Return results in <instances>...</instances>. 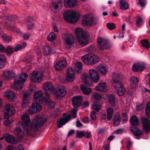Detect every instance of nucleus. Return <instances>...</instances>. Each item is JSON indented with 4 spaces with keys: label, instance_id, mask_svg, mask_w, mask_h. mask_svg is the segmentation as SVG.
Returning a JSON list of instances; mask_svg holds the SVG:
<instances>
[{
    "label": "nucleus",
    "instance_id": "nucleus-1",
    "mask_svg": "<svg viewBox=\"0 0 150 150\" xmlns=\"http://www.w3.org/2000/svg\"><path fill=\"white\" fill-rule=\"evenodd\" d=\"M22 120L24 122V126L31 131L38 130L39 127H42L47 122V119L42 117L36 116L34 119L32 124L30 125V117L27 114H24L21 117Z\"/></svg>",
    "mask_w": 150,
    "mask_h": 150
},
{
    "label": "nucleus",
    "instance_id": "nucleus-2",
    "mask_svg": "<svg viewBox=\"0 0 150 150\" xmlns=\"http://www.w3.org/2000/svg\"><path fill=\"white\" fill-rule=\"evenodd\" d=\"M75 34L79 44L83 47L88 44V35L87 33L81 28H77L75 30Z\"/></svg>",
    "mask_w": 150,
    "mask_h": 150
},
{
    "label": "nucleus",
    "instance_id": "nucleus-3",
    "mask_svg": "<svg viewBox=\"0 0 150 150\" xmlns=\"http://www.w3.org/2000/svg\"><path fill=\"white\" fill-rule=\"evenodd\" d=\"M63 15L64 19L67 21L71 23H76L80 17L79 13L72 11H66L63 13Z\"/></svg>",
    "mask_w": 150,
    "mask_h": 150
},
{
    "label": "nucleus",
    "instance_id": "nucleus-4",
    "mask_svg": "<svg viewBox=\"0 0 150 150\" xmlns=\"http://www.w3.org/2000/svg\"><path fill=\"white\" fill-rule=\"evenodd\" d=\"M81 59L84 63L89 65L95 64L99 61L98 57L92 53L86 54L82 56Z\"/></svg>",
    "mask_w": 150,
    "mask_h": 150
},
{
    "label": "nucleus",
    "instance_id": "nucleus-5",
    "mask_svg": "<svg viewBox=\"0 0 150 150\" xmlns=\"http://www.w3.org/2000/svg\"><path fill=\"white\" fill-rule=\"evenodd\" d=\"M28 78V75L25 73L21 74L18 79H14V82L15 85L13 87L16 90H21L24 86L23 83L25 82Z\"/></svg>",
    "mask_w": 150,
    "mask_h": 150
},
{
    "label": "nucleus",
    "instance_id": "nucleus-6",
    "mask_svg": "<svg viewBox=\"0 0 150 150\" xmlns=\"http://www.w3.org/2000/svg\"><path fill=\"white\" fill-rule=\"evenodd\" d=\"M24 125L22 122H18L16 124V126L14 132L15 134L19 137L23 136L25 132L28 133L31 131L28 128L24 126Z\"/></svg>",
    "mask_w": 150,
    "mask_h": 150
},
{
    "label": "nucleus",
    "instance_id": "nucleus-7",
    "mask_svg": "<svg viewBox=\"0 0 150 150\" xmlns=\"http://www.w3.org/2000/svg\"><path fill=\"white\" fill-rule=\"evenodd\" d=\"M97 47L100 51L105 49H108L110 47V45L108 41L106 39L101 38H99L97 41Z\"/></svg>",
    "mask_w": 150,
    "mask_h": 150
},
{
    "label": "nucleus",
    "instance_id": "nucleus-8",
    "mask_svg": "<svg viewBox=\"0 0 150 150\" xmlns=\"http://www.w3.org/2000/svg\"><path fill=\"white\" fill-rule=\"evenodd\" d=\"M114 81V86L116 90V93L120 96H123L125 93V90L122 84L120 82L115 80Z\"/></svg>",
    "mask_w": 150,
    "mask_h": 150
},
{
    "label": "nucleus",
    "instance_id": "nucleus-9",
    "mask_svg": "<svg viewBox=\"0 0 150 150\" xmlns=\"http://www.w3.org/2000/svg\"><path fill=\"white\" fill-rule=\"evenodd\" d=\"M97 23V21L95 20L88 15L84 16L81 21V24L84 26H90L92 24H95Z\"/></svg>",
    "mask_w": 150,
    "mask_h": 150
},
{
    "label": "nucleus",
    "instance_id": "nucleus-10",
    "mask_svg": "<svg viewBox=\"0 0 150 150\" xmlns=\"http://www.w3.org/2000/svg\"><path fill=\"white\" fill-rule=\"evenodd\" d=\"M42 108L40 105L36 103L33 102L28 111L30 114H35L40 112L42 110Z\"/></svg>",
    "mask_w": 150,
    "mask_h": 150
},
{
    "label": "nucleus",
    "instance_id": "nucleus-11",
    "mask_svg": "<svg viewBox=\"0 0 150 150\" xmlns=\"http://www.w3.org/2000/svg\"><path fill=\"white\" fill-rule=\"evenodd\" d=\"M143 131L146 134L150 133V120L145 117L141 118Z\"/></svg>",
    "mask_w": 150,
    "mask_h": 150
},
{
    "label": "nucleus",
    "instance_id": "nucleus-12",
    "mask_svg": "<svg viewBox=\"0 0 150 150\" xmlns=\"http://www.w3.org/2000/svg\"><path fill=\"white\" fill-rule=\"evenodd\" d=\"M42 74L39 71H33L31 77V81L35 83L40 82L41 81Z\"/></svg>",
    "mask_w": 150,
    "mask_h": 150
},
{
    "label": "nucleus",
    "instance_id": "nucleus-13",
    "mask_svg": "<svg viewBox=\"0 0 150 150\" xmlns=\"http://www.w3.org/2000/svg\"><path fill=\"white\" fill-rule=\"evenodd\" d=\"M43 88L45 91L46 96H49V92H52L54 89L52 83L49 81L46 82L43 84Z\"/></svg>",
    "mask_w": 150,
    "mask_h": 150
},
{
    "label": "nucleus",
    "instance_id": "nucleus-14",
    "mask_svg": "<svg viewBox=\"0 0 150 150\" xmlns=\"http://www.w3.org/2000/svg\"><path fill=\"white\" fill-rule=\"evenodd\" d=\"M42 92L39 91L35 92L33 95L34 100L41 103L44 101V98Z\"/></svg>",
    "mask_w": 150,
    "mask_h": 150
},
{
    "label": "nucleus",
    "instance_id": "nucleus-15",
    "mask_svg": "<svg viewBox=\"0 0 150 150\" xmlns=\"http://www.w3.org/2000/svg\"><path fill=\"white\" fill-rule=\"evenodd\" d=\"M30 94L27 92H25L23 95V100L21 105L22 107L24 108L26 107L30 103Z\"/></svg>",
    "mask_w": 150,
    "mask_h": 150
},
{
    "label": "nucleus",
    "instance_id": "nucleus-16",
    "mask_svg": "<svg viewBox=\"0 0 150 150\" xmlns=\"http://www.w3.org/2000/svg\"><path fill=\"white\" fill-rule=\"evenodd\" d=\"M67 65V63L66 60H61L56 63L54 68L56 70L59 71L64 69Z\"/></svg>",
    "mask_w": 150,
    "mask_h": 150
},
{
    "label": "nucleus",
    "instance_id": "nucleus-17",
    "mask_svg": "<svg viewBox=\"0 0 150 150\" xmlns=\"http://www.w3.org/2000/svg\"><path fill=\"white\" fill-rule=\"evenodd\" d=\"M89 72L92 80L96 83L98 82L99 80V76L97 71L93 69H91Z\"/></svg>",
    "mask_w": 150,
    "mask_h": 150
},
{
    "label": "nucleus",
    "instance_id": "nucleus-18",
    "mask_svg": "<svg viewBox=\"0 0 150 150\" xmlns=\"http://www.w3.org/2000/svg\"><path fill=\"white\" fill-rule=\"evenodd\" d=\"M82 102V98L81 96H74L72 100L73 106L75 108H77L81 105Z\"/></svg>",
    "mask_w": 150,
    "mask_h": 150
},
{
    "label": "nucleus",
    "instance_id": "nucleus-19",
    "mask_svg": "<svg viewBox=\"0 0 150 150\" xmlns=\"http://www.w3.org/2000/svg\"><path fill=\"white\" fill-rule=\"evenodd\" d=\"M75 79L74 70L71 68L69 67L67 70V80L69 82L73 81Z\"/></svg>",
    "mask_w": 150,
    "mask_h": 150
},
{
    "label": "nucleus",
    "instance_id": "nucleus-20",
    "mask_svg": "<svg viewBox=\"0 0 150 150\" xmlns=\"http://www.w3.org/2000/svg\"><path fill=\"white\" fill-rule=\"evenodd\" d=\"M71 118L70 115H68L65 117H61L58 120L57 126L58 128H60L62 127L63 125H65L68 122Z\"/></svg>",
    "mask_w": 150,
    "mask_h": 150
},
{
    "label": "nucleus",
    "instance_id": "nucleus-21",
    "mask_svg": "<svg viewBox=\"0 0 150 150\" xmlns=\"http://www.w3.org/2000/svg\"><path fill=\"white\" fill-rule=\"evenodd\" d=\"M146 68L145 64L143 63H137L133 66L132 70L134 71H140Z\"/></svg>",
    "mask_w": 150,
    "mask_h": 150
},
{
    "label": "nucleus",
    "instance_id": "nucleus-22",
    "mask_svg": "<svg viewBox=\"0 0 150 150\" xmlns=\"http://www.w3.org/2000/svg\"><path fill=\"white\" fill-rule=\"evenodd\" d=\"M66 93V91L65 88L62 86H58L56 88V95L58 97H62Z\"/></svg>",
    "mask_w": 150,
    "mask_h": 150
},
{
    "label": "nucleus",
    "instance_id": "nucleus-23",
    "mask_svg": "<svg viewBox=\"0 0 150 150\" xmlns=\"http://www.w3.org/2000/svg\"><path fill=\"white\" fill-rule=\"evenodd\" d=\"M2 77L5 79H12L14 76V74L11 70H5L3 71Z\"/></svg>",
    "mask_w": 150,
    "mask_h": 150
},
{
    "label": "nucleus",
    "instance_id": "nucleus-24",
    "mask_svg": "<svg viewBox=\"0 0 150 150\" xmlns=\"http://www.w3.org/2000/svg\"><path fill=\"white\" fill-rule=\"evenodd\" d=\"M77 4V0H64V4L66 8H73Z\"/></svg>",
    "mask_w": 150,
    "mask_h": 150
},
{
    "label": "nucleus",
    "instance_id": "nucleus-25",
    "mask_svg": "<svg viewBox=\"0 0 150 150\" xmlns=\"http://www.w3.org/2000/svg\"><path fill=\"white\" fill-rule=\"evenodd\" d=\"M4 136L6 140L8 143L13 144L17 143L16 140L12 135L8 134H6L4 135Z\"/></svg>",
    "mask_w": 150,
    "mask_h": 150
},
{
    "label": "nucleus",
    "instance_id": "nucleus-26",
    "mask_svg": "<svg viewBox=\"0 0 150 150\" xmlns=\"http://www.w3.org/2000/svg\"><path fill=\"white\" fill-rule=\"evenodd\" d=\"M65 41L67 45H71L74 43V38L73 35L69 34H66L64 35Z\"/></svg>",
    "mask_w": 150,
    "mask_h": 150
},
{
    "label": "nucleus",
    "instance_id": "nucleus-27",
    "mask_svg": "<svg viewBox=\"0 0 150 150\" xmlns=\"http://www.w3.org/2000/svg\"><path fill=\"white\" fill-rule=\"evenodd\" d=\"M62 5V2L60 0H52L51 4V8L54 9H60Z\"/></svg>",
    "mask_w": 150,
    "mask_h": 150
},
{
    "label": "nucleus",
    "instance_id": "nucleus-28",
    "mask_svg": "<svg viewBox=\"0 0 150 150\" xmlns=\"http://www.w3.org/2000/svg\"><path fill=\"white\" fill-rule=\"evenodd\" d=\"M130 85L132 89H134L137 87L139 80L136 77H133L130 80Z\"/></svg>",
    "mask_w": 150,
    "mask_h": 150
},
{
    "label": "nucleus",
    "instance_id": "nucleus-29",
    "mask_svg": "<svg viewBox=\"0 0 150 150\" xmlns=\"http://www.w3.org/2000/svg\"><path fill=\"white\" fill-rule=\"evenodd\" d=\"M5 108L6 112H8L11 115V116L15 114V110L13 106L9 104H6L5 105Z\"/></svg>",
    "mask_w": 150,
    "mask_h": 150
},
{
    "label": "nucleus",
    "instance_id": "nucleus-30",
    "mask_svg": "<svg viewBox=\"0 0 150 150\" xmlns=\"http://www.w3.org/2000/svg\"><path fill=\"white\" fill-rule=\"evenodd\" d=\"M55 49L49 46H46L44 47V53L45 55H47L55 52Z\"/></svg>",
    "mask_w": 150,
    "mask_h": 150
},
{
    "label": "nucleus",
    "instance_id": "nucleus-31",
    "mask_svg": "<svg viewBox=\"0 0 150 150\" xmlns=\"http://www.w3.org/2000/svg\"><path fill=\"white\" fill-rule=\"evenodd\" d=\"M130 131L136 136L141 135L142 134L141 131L138 127H132L130 129Z\"/></svg>",
    "mask_w": 150,
    "mask_h": 150
},
{
    "label": "nucleus",
    "instance_id": "nucleus-32",
    "mask_svg": "<svg viewBox=\"0 0 150 150\" xmlns=\"http://www.w3.org/2000/svg\"><path fill=\"white\" fill-rule=\"evenodd\" d=\"M107 85L105 83L99 84L95 87L96 89L98 91L106 92L107 91Z\"/></svg>",
    "mask_w": 150,
    "mask_h": 150
},
{
    "label": "nucleus",
    "instance_id": "nucleus-33",
    "mask_svg": "<svg viewBox=\"0 0 150 150\" xmlns=\"http://www.w3.org/2000/svg\"><path fill=\"white\" fill-rule=\"evenodd\" d=\"M80 88L83 93L87 95L89 94L92 91L91 88L88 87L84 85H81Z\"/></svg>",
    "mask_w": 150,
    "mask_h": 150
},
{
    "label": "nucleus",
    "instance_id": "nucleus-34",
    "mask_svg": "<svg viewBox=\"0 0 150 150\" xmlns=\"http://www.w3.org/2000/svg\"><path fill=\"white\" fill-rule=\"evenodd\" d=\"M121 119L120 116L119 114H117L115 115L113 117V126H118L120 123Z\"/></svg>",
    "mask_w": 150,
    "mask_h": 150
},
{
    "label": "nucleus",
    "instance_id": "nucleus-35",
    "mask_svg": "<svg viewBox=\"0 0 150 150\" xmlns=\"http://www.w3.org/2000/svg\"><path fill=\"white\" fill-rule=\"evenodd\" d=\"M119 5L120 8L122 10L127 9L129 8L128 4L124 0L120 1Z\"/></svg>",
    "mask_w": 150,
    "mask_h": 150
},
{
    "label": "nucleus",
    "instance_id": "nucleus-36",
    "mask_svg": "<svg viewBox=\"0 0 150 150\" xmlns=\"http://www.w3.org/2000/svg\"><path fill=\"white\" fill-rule=\"evenodd\" d=\"M107 98L109 103L112 106L115 105V98L114 95L109 94L107 96Z\"/></svg>",
    "mask_w": 150,
    "mask_h": 150
},
{
    "label": "nucleus",
    "instance_id": "nucleus-37",
    "mask_svg": "<svg viewBox=\"0 0 150 150\" xmlns=\"http://www.w3.org/2000/svg\"><path fill=\"white\" fill-rule=\"evenodd\" d=\"M75 69L78 73H80L82 69V64L81 62H76L75 64Z\"/></svg>",
    "mask_w": 150,
    "mask_h": 150
},
{
    "label": "nucleus",
    "instance_id": "nucleus-38",
    "mask_svg": "<svg viewBox=\"0 0 150 150\" xmlns=\"http://www.w3.org/2000/svg\"><path fill=\"white\" fill-rule=\"evenodd\" d=\"M130 122L132 125L136 126L139 123L138 118L135 115L132 116L130 119Z\"/></svg>",
    "mask_w": 150,
    "mask_h": 150
},
{
    "label": "nucleus",
    "instance_id": "nucleus-39",
    "mask_svg": "<svg viewBox=\"0 0 150 150\" xmlns=\"http://www.w3.org/2000/svg\"><path fill=\"white\" fill-rule=\"evenodd\" d=\"M107 117L108 120L111 119L113 115V110L111 108H108L107 110Z\"/></svg>",
    "mask_w": 150,
    "mask_h": 150
},
{
    "label": "nucleus",
    "instance_id": "nucleus-40",
    "mask_svg": "<svg viewBox=\"0 0 150 150\" xmlns=\"http://www.w3.org/2000/svg\"><path fill=\"white\" fill-rule=\"evenodd\" d=\"M6 57L3 54H0V69L3 68L5 65Z\"/></svg>",
    "mask_w": 150,
    "mask_h": 150
},
{
    "label": "nucleus",
    "instance_id": "nucleus-41",
    "mask_svg": "<svg viewBox=\"0 0 150 150\" xmlns=\"http://www.w3.org/2000/svg\"><path fill=\"white\" fill-rule=\"evenodd\" d=\"M92 107L94 111L98 112L100 108L101 105L99 102L98 101L94 103L92 105Z\"/></svg>",
    "mask_w": 150,
    "mask_h": 150
},
{
    "label": "nucleus",
    "instance_id": "nucleus-42",
    "mask_svg": "<svg viewBox=\"0 0 150 150\" xmlns=\"http://www.w3.org/2000/svg\"><path fill=\"white\" fill-rule=\"evenodd\" d=\"M89 79L88 76L86 74H84L82 78V80L83 82L87 85L91 86L92 84V83L91 81H89Z\"/></svg>",
    "mask_w": 150,
    "mask_h": 150
},
{
    "label": "nucleus",
    "instance_id": "nucleus-43",
    "mask_svg": "<svg viewBox=\"0 0 150 150\" xmlns=\"http://www.w3.org/2000/svg\"><path fill=\"white\" fill-rule=\"evenodd\" d=\"M46 98H45V101L49 107L51 108H53L54 107L55 103L53 101H51L49 98V96H46Z\"/></svg>",
    "mask_w": 150,
    "mask_h": 150
},
{
    "label": "nucleus",
    "instance_id": "nucleus-44",
    "mask_svg": "<svg viewBox=\"0 0 150 150\" xmlns=\"http://www.w3.org/2000/svg\"><path fill=\"white\" fill-rule=\"evenodd\" d=\"M140 42L142 46L145 47L146 49H148L149 48V43L147 40L144 39L142 40Z\"/></svg>",
    "mask_w": 150,
    "mask_h": 150
},
{
    "label": "nucleus",
    "instance_id": "nucleus-45",
    "mask_svg": "<svg viewBox=\"0 0 150 150\" xmlns=\"http://www.w3.org/2000/svg\"><path fill=\"white\" fill-rule=\"evenodd\" d=\"M145 114L147 117L150 118V102H147L145 108Z\"/></svg>",
    "mask_w": 150,
    "mask_h": 150
},
{
    "label": "nucleus",
    "instance_id": "nucleus-46",
    "mask_svg": "<svg viewBox=\"0 0 150 150\" xmlns=\"http://www.w3.org/2000/svg\"><path fill=\"white\" fill-rule=\"evenodd\" d=\"M56 37L55 34L52 32L50 33L47 37V39L48 41H54Z\"/></svg>",
    "mask_w": 150,
    "mask_h": 150
},
{
    "label": "nucleus",
    "instance_id": "nucleus-47",
    "mask_svg": "<svg viewBox=\"0 0 150 150\" xmlns=\"http://www.w3.org/2000/svg\"><path fill=\"white\" fill-rule=\"evenodd\" d=\"M2 40L6 42H9L12 40V38L9 35L4 34L2 36Z\"/></svg>",
    "mask_w": 150,
    "mask_h": 150
},
{
    "label": "nucleus",
    "instance_id": "nucleus-48",
    "mask_svg": "<svg viewBox=\"0 0 150 150\" xmlns=\"http://www.w3.org/2000/svg\"><path fill=\"white\" fill-rule=\"evenodd\" d=\"M15 94L12 91H8L6 93V96L9 100H12L15 96Z\"/></svg>",
    "mask_w": 150,
    "mask_h": 150
},
{
    "label": "nucleus",
    "instance_id": "nucleus-49",
    "mask_svg": "<svg viewBox=\"0 0 150 150\" xmlns=\"http://www.w3.org/2000/svg\"><path fill=\"white\" fill-rule=\"evenodd\" d=\"M98 70L102 74L105 75L107 73V70L106 67L102 65H100L98 66Z\"/></svg>",
    "mask_w": 150,
    "mask_h": 150
},
{
    "label": "nucleus",
    "instance_id": "nucleus-50",
    "mask_svg": "<svg viewBox=\"0 0 150 150\" xmlns=\"http://www.w3.org/2000/svg\"><path fill=\"white\" fill-rule=\"evenodd\" d=\"M4 52H6L8 55L11 56L14 53V51L13 49L10 46H8Z\"/></svg>",
    "mask_w": 150,
    "mask_h": 150
},
{
    "label": "nucleus",
    "instance_id": "nucleus-51",
    "mask_svg": "<svg viewBox=\"0 0 150 150\" xmlns=\"http://www.w3.org/2000/svg\"><path fill=\"white\" fill-rule=\"evenodd\" d=\"M7 29L12 32H20V30L17 28L11 26H9L7 28Z\"/></svg>",
    "mask_w": 150,
    "mask_h": 150
},
{
    "label": "nucleus",
    "instance_id": "nucleus-52",
    "mask_svg": "<svg viewBox=\"0 0 150 150\" xmlns=\"http://www.w3.org/2000/svg\"><path fill=\"white\" fill-rule=\"evenodd\" d=\"M107 27L110 30H112L116 28V24L113 23H109L107 24Z\"/></svg>",
    "mask_w": 150,
    "mask_h": 150
},
{
    "label": "nucleus",
    "instance_id": "nucleus-53",
    "mask_svg": "<svg viewBox=\"0 0 150 150\" xmlns=\"http://www.w3.org/2000/svg\"><path fill=\"white\" fill-rule=\"evenodd\" d=\"M121 79V78L119 75H114L112 77V81L114 83V80L120 82L119 81H120Z\"/></svg>",
    "mask_w": 150,
    "mask_h": 150
},
{
    "label": "nucleus",
    "instance_id": "nucleus-54",
    "mask_svg": "<svg viewBox=\"0 0 150 150\" xmlns=\"http://www.w3.org/2000/svg\"><path fill=\"white\" fill-rule=\"evenodd\" d=\"M96 50L95 46L93 45H91L86 48V50L90 52L94 51Z\"/></svg>",
    "mask_w": 150,
    "mask_h": 150
},
{
    "label": "nucleus",
    "instance_id": "nucleus-55",
    "mask_svg": "<svg viewBox=\"0 0 150 150\" xmlns=\"http://www.w3.org/2000/svg\"><path fill=\"white\" fill-rule=\"evenodd\" d=\"M142 20L140 17H138L136 21V25L139 26L141 25L142 23Z\"/></svg>",
    "mask_w": 150,
    "mask_h": 150
},
{
    "label": "nucleus",
    "instance_id": "nucleus-56",
    "mask_svg": "<svg viewBox=\"0 0 150 150\" xmlns=\"http://www.w3.org/2000/svg\"><path fill=\"white\" fill-rule=\"evenodd\" d=\"M77 112V110L76 109H73L71 110L72 116L73 118H75L76 117Z\"/></svg>",
    "mask_w": 150,
    "mask_h": 150
},
{
    "label": "nucleus",
    "instance_id": "nucleus-57",
    "mask_svg": "<svg viewBox=\"0 0 150 150\" xmlns=\"http://www.w3.org/2000/svg\"><path fill=\"white\" fill-rule=\"evenodd\" d=\"M92 96L96 99H100L101 98V95L97 93H94L92 94Z\"/></svg>",
    "mask_w": 150,
    "mask_h": 150
},
{
    "label": "nucleus",
    "instance_id": "nucleus-58",
    "mask_svg": "<svg viewBox=\"0 0 150 150\" xmlns=\"http://www.w3.org/2000/svg\"><path fill=\"white\" fill-rule=\"evenodd\" d=\"M85 132L81 131L78 133L76 135V137L77 138H80L84 136Z\"/></svg>",
    "mask_w": 150,
    "mask_h": 150
},
{
    "label": "nucleus",
    "instance_id": "nucleus-59",
    "mask_svg": "<svg viewBox=\"0 0 150 150\" xmlns=\"http://www.w3.org/2000/svg\"><path fill=\"white\" fill-rule=\"evenodd\" d=\"M90 117L93 120H96V116L95 113L94 111H91L90 113Z\"/></svg>",
    "mask_w": 150,
    "mask_h": 150
},
{
    "label": "nucleus",
    "instance_id": "nucleus-60",
    "mask_svg": "<svg viewBox=\"0 0 150 150\" xmlns=\"http://www.w3.org/2000/svg\"><path fill=\"white\" fill-rule=\"evenodd\" d=\"M123 133V129H117L114 131V133L115 134H121Z\"/></svg>",
    "mask_w": 150,
    "mask_h": 150
},
{
    "label": "nucleus",
    "instance_id": "nucleus-61",
    "mask_svg": "<svg viewBox=\"0 0 150 150\" xmlns=\"http://www.w3.org/2000/svg\"><path fill=\"white\" fill-rule=\"evenodd\" d=\"M139 2L137 3L140 4L142 7H144L145 5V3L144 0H138Z\"/></svg>",
    "mask_w": 150,
    "mask_h": 150
},
{
    "label": "nucleus",
    "instance_id": "nucleus-62",
    "mask_svg": "<svg viewBox=\"0 0 150 150\" xmlns=\"http://www.w3.org/2000/svg\"><path fill=\"white\" fill-rule=\"evenodd\" d=\"M18 19V18L15 16H10L9 20L10 21H15Z\"/></svg>",
    "mask_w": 150,
    "mask_h": 150
},
{
    "label": "nucleus",
    "instance_id": "nucleus-63",
    "mask_svg": "<svg viewBox=\"0 0 150 150\" xmlns=\"http://www.w3.org/2000/svg\"><path fill=\"white\" fill-rule=\"evenodd\" d=\"M90 121V119L89 117H86L83 119V121L85 123H88Z\"/></svg>",
    "mask_w": 150,
    "mask_h": 150
},
{
    "label": "nucleus",
    "instance_id": "nucleus-64",
    "mask_svg": "<svg viewBox=\"0 0 150 150\" xmlns=\"http://www.w3.org/2000/svg\"><path fill=\"white\" fill-rule=\"evenodd\" d=\"M23 48L22 46L20 45H16L15 47V50L16 52L20 50Z\"/></svg>",
    "mask_w": 150,
    "mask_h": 150
}]
</instances>
